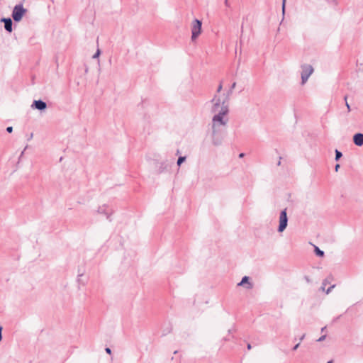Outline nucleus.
<instances>
[{
	"label": "nucleus",
	"instance_id": "f8f14e48",
	"mask_svg": "<svg viewBox=\"0 0 363 363\" xmlns=\"http://www.w3.org/2000/svg\"><path fill=\"white\" fill-rule=\"evenodd\" d=\"M315 254L319 257H323L324 255V252L320 250L318 247H315Z\"/></svg>",
	"mask_w": 363,
	"mask_h": 363
},
{
	"label": "nucleus",
	"instance_id": "a211bd4d",
	"mask_svg": "<svg viewBox=\"0 0 363 363\" xmlns=\"http://www.w3.org/2000/svg\"><path fill=\"white\" fill-rule=\"evenodd\" d=\"M329 3H332L334 4H337V0H326Z\"/></svg>",
	"mask_w": 363,
	"mask_h": 363
},
{
	"label": "nucleus",
	"instance_id": "dca6fc26",
	"mask_svg": "<svg viewBox=\"0 0 363 363\" xmlns=\"http://www.w3.org/2000/svg\"><path fill=\"white\" fill-rule=\"evenodd\" d=\"M345 101V106H347V112H350L351 111V108H350V106L349 105V104L347 103V96H345V98H344Z\"/></svg>",
	"mask_w": 363,
	"mask_h": 363
},
{
	"label": "nucleus",
	"instance_id": "1a4fd4ad",
	"mask_svg": "<svg viewBox=\"0 0 363 363\" xmlns=\"http://www.w3.org/2000/svg\"><path fill=\"white\" fill-rule=\"evenodd\" d=\"M354 143L357 146H362L363 145V134L356 133L353 137Z\"/></svg>",
	"mask_w": 363,
	"mask_h": 363
},
{
	"label": "nucleus",
	"instance_id": "412c9836",
	"mask_svg": "<svg viewBox=\"0 0 363 363\" xmlns=\"http://www.w3.org/2000/svg\"><path fill=\"white\" fill-rule=\"evenodd\" d=\"M285 4H286V0H283V2H282L283 12L284 11V9H285Z\"/></svg>",
	"mask_w": 363,
	"mask_h": 363
},
{
	"label": "nucleus",
	"instance_id": "2eb2a0df",
	"mask_svg": "<svg viewBox=\"0 0 363 363\" xmlns=\"http://www.w3.org/2000/svg\"><path fill=\"white\" fill-rule=\"evenodd\" d=\"M186 160V157H179L177 160V165L178 166H180L181 164L184 162Z\"/></svg>",
	"mask_w": 363,
	"mask_h": 363
},
{
	"label": "nucleus",
	"instance_id": "4468645a",
	"mask_svg": "<svg viewBox=\"0 0 363 363\" xmlns=\"http://www.w3.org/2000/svg\"><path fill=\"white\" fill-rule=\"evenodd\" d=\"M100 55H101V50L99 48H97L96 52H95V54L93 55L92 57L94 59H98Z\"/></svg>",
	"mask_w": 363,
	"mask_h": 363
},
{
	"label": "nucleus",
	"instance_id": "b1692460",
	"mask_svg": "<svg viewBox=\"0 0 363 363\" xmlns=\"http://www.w3.org/2000/svg\"><path fill=\"white\" fill-rule=\"evenodd\" d=\"M339 168H340V164H337L335 165V170L336 172H337Z\"/></svg>",
	"mask_w": 363,
	"mask_h": 363
},
{
	"label": "nucleus",
	"instance_id": "0eeeda50",
	"mask_svg": "<svg viewBox=\"0 0 363 363\" xmlns=\"http://www.w3.org/2000/svg\"><path fill=\"white\" fill-rule=\"evenodd\" d=\"M98 213L100 214H104L107 216V218H109L110 215L112 213V211L111 209L108 208V207L106 205L99 206L98 208Z\"/></svg>",
	"mask_w": 363,
	"mask_h": 363
},
{
	"label": "nucleus",
	"instance_id": "7c9ffc66",
	"mask_svg": "<svg viewBox=\"0 0 363 363\" xmlns=\"http://www.w3.org/2000/svg\"><path fill=\"white\" fill-rule=\"evenodd\" d=\"M225 5H226V6H228V0H225Z\"/></svg>",
	"mask_w": 363,
	"mask_h": 363
},
{
	"label": "nucleus",
	"instance_id": "6ab92c4d",
	"mask_svg": "<svg viewBox=\"0 0 363 363\" xmlns=\"http://www.w3.org/2000/svg\"><path fill=\"white\" fill-rule=\"evenodd\" d=\"M6 131L9 133H11L13 131V128L11 126H9L6 128Z\"/></svg>",
	"mask_w": 363,
	"mask_h": 363
},
{
	"label": "nucleus",
	"instance_id": "9d476101",
	"mask_svg": "<svg viewBox=\"0 0 363 363\" xmlns=\"http://www.w3.org/2000/svg\"><path fill=\"white\" fill-rule=\"evenodd\" d=\"M248 280H249V277H247V276H245L244 277H242L241 281L238 284V286H241V285H243L245 283H247V289H251L252 287V285L251 283L248 282Z\"/></svg>",
	"mask_w": 363,
	"mask_h": 363
},
{
	"label": "nucleus",
	"instance_id": "4be33fe9",
	"mask_svg": "<svg viewBox=\"0 0 363 363\" xmlns=\"http://www.w3.org/2000/svg\"><path fill=\"white\" fill-rule=\"evenodd\" d=\"M334 286H334V285H333L332 286L329 287V288L328 289V290H327L326 293H327V294H329V293L331 291V289H332L333 288H334Z\"/></svg>",
	"mask_w": 363,
	"mask_h": 363
},
{
	"label": "nucleus",
	"instance_id": "c85d7f7f",
	"mask_svg": "<svg viewBox=\"0 0 363 363\" xmlns=\"http://www.w3.org/2000/svg\"><path fill=\"white\" fill-rule=\"evenodd\" d=\"M247 349H248V350H250V349H251V345H250V344H248V345H247Z\"/></svg>",
	"mask_w": 363,
	"mask_h": 363
},
{
	"label": "nucleus",
	"instance_id": "f03ea898",
	"mask_svg": "<svg viewBox=\"0 0 363 363\" xmlns=\"http://www.w3.org/2000/svg\"><path fill=\"white\" fill-rule=\"evenodd\" d=\"M202 23L199 19H194L191 23V40L194 41L197 39L201 33Z\"/></svg>",
	"mask_w": 363,
	"mask_h": 363
},
{
	"label": "nucleus",
	"instance_id": "6e6552de",
	"mask_svg": "<svg viewBox=\"0 0 363 363\" xmlns=\"http://www.w3.org/2000/svg\"><path fill=\"white\" fill-rule=\"evenodd\" d=\"M1 21L4 23V28L6 30L11 33L12 31V25L13 22L12 20L10 18H4L1 19Z\"/></svg>",
	"mask_w": 363,
	"mask_h": 363
},
{
	"label": "nucleus",
	"instance_id": "ddd939ff",
	"mask_svg": "<svg viewBox=\"0 0 363 363\" xmlns=\"http://www.w3.org/2000/svg\"><path fill=\"white\" fill-rule=\"evenodd\" d=\"M342 156V154L340 151L338 150H335V160L337 161L340 159V157Z\"/></svg>",
	"mask_w": 363,
	"mask_h": 363
},
{
	"label": "nucleus",
	"instance_id": "393cba45",
	"mask_svg": "<svg viewBox=\"0 0 363 363\" xmlns=\"http://www.w3.org/2000/svg\"><path fill=\"white\" fill-rule=\"evenodd\" d=\"M1 331H2V327H1V326H0V341H1V339H2Z\"/></svg>",
	"mask_w": 363,
	"mask_h": 363
},
{
	"label": "nucleus",
	"instance_id": "aec40b11",
	"mask_svg": "<svg viewBox=\"0 0 363 363\" xmlns=\"http://www.w3.org/2000/svg\"><path fill=\"white\" fill-rule=\"evenodd\" d=\"M299 345H300V342L297 343V344H296V345L293 347V349H292V350H293L294 351L296 350L298 348Z\"/></svg>",
	"mask_w": 363,
	"mask_h": 363
},
{
	"label": "nucleus",
	"instance_id": "a878e982",
	"mask_svg": "<svg viewBox=\"0 0 363 363\" xmlns=\"http://www.w3.org/2000/svg\"><path fill=\"white\" fill-rule=\"evenodd\" d=\"M305 337V334L302 335V336L300 337L299 340L301 342Z\"/></svg>",
	"mask_w": 363,
	"mask_h": 363
},
{
	"label": "nucleus",
	"instance_id": "20e7f679",
	"mask_svg": "<svg viewBox=\"0 0 363 363\" xmlns=\"http://www.w3.org/2000/svg\"><path fill=\"white\" fill-rule=\"evenodd\" d=\"M301 84H304L308 79L309 77L313 74V68L311 65H301Z\"/></svg>",
	"mask_w": 363,
	"mask_h": 363
},
{
	"label": "nucleus",
	"instance_id": "5701e85b",
	"mask_svg": "<svg viewBox=\"0 0 363 363\" xmlns=\"http://www.w3.org/2000/svg\"><path fill=\"white\" fill-rule=\"evenodd\" d=\"M106 352L108 353V354H111V350L109 348V347H106L105 349Z\"/></svg>",
	"mask_w": 363,
	"mask_h": 363
},
{
	"label": "nucleus",
	"instance_id": "c756f323",
	"mask_svg": "<svg viewBox=\"0 0 363 363\" xmlns=\"http://www.w3.org/2000/svg\"><path fill=\"white\" fill-rule=\"evenodd\" d=\"M243 156H244V154H243V153H240V154L239 155V157H242Z\"/></svg>",
	"mask_w": 363,
	"mask_h": 363
},
{
	"label": "nucleus",
	"instance_id": "2f4dec72",
	"mask_svg": "<svg viewBox=\"0 0 363 363\" xmlns=\"http://www.w3.org/2000/svg\"><path fill=\"white\" fill-rule=\"evenodd\" d=\"M327 363H332V361H329V362H328Z\"/></svg>",
	"mask_w": 363,
	"mask_h": 363
},
{
	"label": "nucleus",
	"instance_id": "f3484780",
	"mask_svg": "<svg viewBox=\"0 0 363 363\" xmlns=\"http://www.w3.org/2000/svg\"><path fill=\"white\" fill-rule=\"evenodd\" d=\"M326 338V335H322L321 337H320L318 339V342H322L323 340H325Z\"/></svg>",
	"mask_w": 363,
	"mask_h": 363
},
{
	"label": "nucleus",
	"instance_id": "39448f33",
	"mask_svg": "<svg viewBox=\"0 0 363 363\" xmlns=\"http://www.w3.org/2000/svg\"><path fill=\"white\" fill-rule=\"evenodd\" d=\"M288 218L286 214V208L281 211L279 215V225L278 232L282 233L287 227Z\"/></svg>",
	"mask_w": 363,
	"mask_h": 363
},
{
	"label": "nucleus",
	"instance_id": "7ed1b4c3",
	"mask_svg": "<svg viewBox=\"0 0 363 363\" xmlns=\"http://www.w3.org/2000/svg\"><path fill=\"white\" fill-rule=\"evenodd\" d=\"M26 11V9L23 8L22 4L16 5L12 12V18L14 21L19 22Z\"/></svg>",
	"mask_w": 363,
	"mask_h": 363
},
{
	"label": "nucleus",
	"instance_id": "cd10ccee",
	"mask_svg": "<svg viewBox=\"0 0 363 363\" xmlns=\"http://www.w3.org/2000/svg\"><path fill=\"white\" fill-rule=\"evenodd\" d=\"M325 329H326V326H325V327L322 328H321V331H322V332H323V331H325Z\"/></svg>",
	"mask_w": 363,
	"mask_h": 363
},
{
	"label": "nucleus",
	"instance_id": "9b49d317",
	"mask_svg": "<svg viewBox=\"0 0 363 363\" xmlns=\"http://www.w3.org/2000/svg\"><path fill=\"white\" fill-rule=\"evenodd\" d=\"M222 89H223L222 83H220V84L218 85V86L217 88L216 94L215 95L223 96V94H218L221 91ZM223 95H225V94H223ZM229 95H230V93H228V94H225V96H229Z\"/></svg>",
	"mask_w": 363,
	"mask_h": 363
},
{
	"label": "nucleus",
	"instance_id": "f257e3e1",
	"mask_svg": "<svg viewBox=\"0 0 363 363\" xmlns=\"http://www.w3.org/2000/svg\"><path fill=\"white\" fill-rule=\"evenodd\" d=\"M211 103V112L214 113L211 124L212 144L218 146L223 141L221 133L225 130L228 122V96L214 95Z\"/></svg>",
	"mask_w": 363,
	"mask_h": 363
},
{
	"label": "nucleus",
	"instance_id": "423d86ee",
	"mask_svg": "<svg viewBox=\"0 0 363 363\" xmlns=\"http://www.w3.org/2000/svg\"><path fill=\"white\" fill-rule=\"evenodd\" d=\"M33 108H35L40 111L45 110L47 108V104L42 100H35L31 105Z\"/></svg>",
	"mask_w": 363,
	"mask_h": 363
},
{
	"label": "nucleus",
	"instance_id": "bb28decb",
	"mask_svg": "<svg viewBox=\"0 0 363 363\" xmlns=\"http://www.w3.org/2000/svg\"><path fill=\"white\" fill-rule=\"evenodd\" d=\"M236 83L234 82L231 86V89H233L235 87Z\"/></svg>",
	"mask_w": 363,
	"mask_h": 363
}]
</instances>
